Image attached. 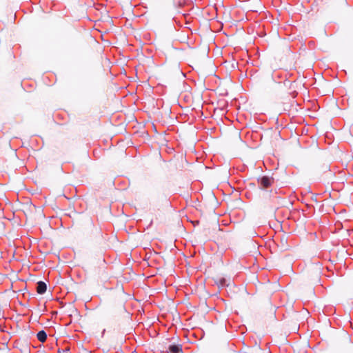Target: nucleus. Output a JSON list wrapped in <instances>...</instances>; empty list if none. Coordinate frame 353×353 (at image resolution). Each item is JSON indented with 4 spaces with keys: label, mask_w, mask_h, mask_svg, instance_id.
Segmentation results:
<instances>
[{
    "label": "nucleus",
    "mask_w": 353,
    "mask_h": 353,
    "mask_svg": "<svg viewBox=\"0 0 353 353\" xmlns=\"http://www.w3.org/2000/svg\"><path fill=\"white\" fill-rule=\"evenodd\" d=\"M273 179L268 176H263L258 179L259 187L260 189L265 190L268 188L273 183Z\"/></svg>",
    "instance_id": "1"
},
{
    "label": "nucleus",
    "mask_w": 353,
    "mask_h": 353,
    "mask_svg": "<svg viewBox=\"0 0 353 353\" xmlns=\"http://www.w3.org/2000/svg\"><path fill=\"white\" fill-rule=\"evenodd\" d=\"M183 349L181 345H170L168 347V353H182Z\"/></svg>",
    "instance_id": "2"
},
{
    "label": "nucleus",
    "mask_w": 353,
    "mask_h": 353,
    "mask_svg": "<svg viewBox=\"0 0 353 353\" xmlns=\"http://www.w3.org/2000/svg\"><path fill=\"white\" fill-rule=\"evenodd\" d=\"M47 285L43 281H39L37 283V292L39 294H43L46 292Z\"/></svg>",
    "instance_id": "3"
},
{
    "label": "nucleus",
    "mask_w": 353,
    "mask_h": 353,
    "mask_svg": "<svg viewBox=\"0 0 353 353\" xmlns=\"http://www.w3.org/2000/svg\"><path fill=\"white\" fill-rule=\"evenodd\" d=\"M37 339L43 343L47 339V334L44 330L39 331L37 334Z\"/></svg>",
    "instance_id": "4"
},
{
    "label": "nucleus",
    "mask_w": 353,
    "mask_h": 353,
    "mask_svg": "<svg viewBox=\"0 0 353 353\" xmlns=\"http://www.w3.org/2000/svg\"><path fill=\"white\" fill-rule=\"evenodd\" d=\"M225 282H226V280L225 279H221L220 280V284L222 287L225 286Z\"/></svg>",
    "instance_id": "5"
},
{
    "label": "nucleus",
    "mask_w": 353,
    "mask_h": 353,
    "mask_svg": "<svg viewBox=\"0 0 353 353\" xmlns=\"http://www.w3.org/2000/svg\"><path fill=\"white\" fill-rule=\"evenodd\" d=\"M62 352H63V350H58V353H62Z\"/></svg>",
    "instance_id": "6"
}]
</instances>
